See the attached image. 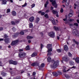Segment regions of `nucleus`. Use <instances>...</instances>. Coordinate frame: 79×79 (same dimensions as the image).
<instances>
[{"label":"nucleus","mask_w":79,"mask_h":79,"mask_svg":"<svg viewBox=\"0 0 79 79\" xmlns=\"http://www.w3.org/2000/svg\"><path fill=\"white\" fill-rule=\"evenodd\" d=\"M40 20V19L39 18H37L35 21V23L37 24L39 23V21Z\"/></svg>","instance_id":"20"},{"label":"nucleus","mask_w":79,"mask_h":79,"mask_svg":"<svg viewBox=\"0 0 79 79\" xmlns=\"http://www.w3.org/2000/svg\"><path fill=\"white\" fill-rule=\"evenodd\" d=\"M49 3V2H48V1L47 0L46 2V3L45 4H44V7L45 8H46L47 7V5Z\"/></svg>","instance_id":"23"},{"label":"nucleus","mask_w":79,"mask_h":79,"mask_svg":"<svg viewBox=\"0 0 79 79\" xmlns=\"http://www.w3.org/2000/svg\"><path fill=\"white\" fill-rule=\"evenodd\" d=\"M73 25L74 26H78V24L77 23H74Z\"/></svg>","instance_id":"50"},{"label":"nucleus","mask_w":79,"mask_h":79,"mask_svg":"<svg viewBox=\"0 0 79 79\" xmlns=\"http://www.w3.org/2000/svg\"><path fill=\"white\" fill-rule=\"evenodd\" d=\"M16 44L15 42V41H13L11 43V45H16Z\"/></svg>","instance_id":"25"},{"label":"nucleus","mask_w":79,"mask_h":79,"mask_svg":"<svg viewBox=\"0 0 79 79\" xmlns=\"http://www.w3.org/2000/svg\"><path fill=\"white\" fill-rule=\"evenodd\" d=\"M4 36L5 37V38H7L9 37L8 36V35H6V34H4Z\"/></svg>","instance_id":"38"},{"label":"nucleus","mask_w":79,"mask_h":79,"mask_svg":"<svg viewBox=\"0 0 79 79\" xmlns=\"http://www.w3.org/2000/svg\"><path fill=\"white\" fill-rule=\"evenodd\" d=\"M29 26L30 28H32L33 27V25L32 24V23H30L29 24Z\"/></svg>","instance_id":"24"},{"label":"nucleus","mask_w":79,"mask_h":79,"mask_svg":"<svg viewBox=\"0 0 79 79\" xmlns=\"http://www.w3.org/2000/svg\"><path fill=\"white\" fill-rule=\"evenodd\" d=\"M44 17H45V18H48V15L47 14H46L45 15H44Z\"/></svg>","instance_id":"44"},{"label":"nucleus","mask_w":79,"mask_h":79,"mask_svg":"<svg viewBox=\"0 0 79 79\" xmlns=\"http://www.w3.org/2000/svg\"><path fill=\"white\" fill-rule=\"evenodd\" d=\"M44 66H45V64H44V63H42L41 65V68H44Z\"/></svg>","instance_id":"37"},{"label":"nucleus","mask_w":79,"mask_h":79,"mask_svg":"<svg viewBox=\"0 0 79 79\" xmlns=\"http://www.w3.org/2000/svg\"><path fill=\"white\" fill-rule=\"evenodd\" d=\"M20 34H21V35H24V33L23 31H21L20 32Z\"/></svg>","instance_id":"47"},{"label":"nucleus","mask_w":79,"mask_h":79,"mask_svg":"<svg viewBox=\"0 0 79 79\" xmlns=\"http://www.w3.org/2000/svg\"><path fill=\"white\" fill-rule=\"evenodd\" d=\"M52 22L53 23V24H55V20H52Z\"/></svg>","instance_id":"45"},{"label":"nucleus","mask_w":79,"mask_h":79,"mask_svg":"<svg viewBox=\"0 0 79 79\" xmlns=\"http://www.w3.org/2000/svg\"><path fill=\"white\" fill-rule=\"evenodd\" d=\"M1 1L2 2L1 3L2 5H6L7 2L6 0H1Z\"/></svg>","instance_id":"7"},{"label":"nucleus","mask_w":79,"mask_h":79,"mask_svg":"<svg viewBox=\"0 0 79 79\" xmlns=\"http://www.w3.org/2000/svg\"><path fill=\"white\" fill-rule=\"evenodd\" d=\"M19 33H16L12 35V37H13V38H15V37H16L18 36V35H19Z\"/></svg>","instance_id":"9"},{"label":"nucleus","mask_w":79,"mask_h":79,"mask_svg":"<svg viewBox=\"0 0 79 79\" xmlns=\"http://www.w3.org/2000/svg\"><path fill=\"white\" fill-rule=\"evenodd\" d=\"M50 2H52V4H55L56 3L55 0H50Z\"/></svg>","instance_id":"21"},{"label":"nucleus","mask_w":79,"mask_h":79,"mask_svg":"<svg viewBox=\"0 0 79 79\" xmlns=\"http://www.w3.org/2000/svg\"><path fill=\"white\" fill-rule=\"evenodd\" d=\"M64 48L65 51H68V46L66 45L64 46Z\"/></svg>","instance_id":"11"},{"label":"nucleus","mask_w":79,"mask_h":79,"mask_svg":"<svg viewBox=\"0 0 79 79\" xmlns=\"http://www.w3.org/2000/svg\"><path fill=\"white\" fill-rule=\"evenodd\" d=\"M26 55V53L22 52L19 54V56L20 58H23Z\"/></svg>","instance_id":"4"},{"label":"nucleus","mask_w":79,"mask_h":79,"mask_svg":"<svg viewBox=\"0 0 79 79\" xmlns=\"http://www.w3.org/2000/svg\"><path fill=\"white\" fill-rule=\"evenodd\" d=\"M19 52H23V49H19Z\"/></svg>","instance_id":"64"},{"label":"nucleus","mask_w":79,"mask_h":79,"mask_svg":"<svg viewBox=\"0 0 79 79\" xmlns=\"http://www.w3.org/2000/svg\"><path fill=\"white\" fill-rule=\"evenodd\" d=\"M53 5V6H54L55 8H57V7H58V6H58V5H57V4H56V3H55V4H52Z\"/></svg>","instance_id":"28"},{"label":"nucleus","mask_w":79,"mask_h":79,"mask_svg":"<svg viewBox=\"0 0 79 79\" xmlns=\"http://www.w3.org/2000/svg\"><path fill=\"white\" fill-rule=\"evenodd\" d=\"M48 35L50 37H51L54 38L55 37V32L54 31H51L48 33Z\"/></svg>","instance_id":"3"},{"label":"nucleus","mask_w":79,"mask_h":79,"mask_svg":"<svg viewBox=\"0 0 79 79\" xmlns=\"http://www.w3.org/2000/svg\"><path fill=\"white\" fill-rule=\"evenodd\" d=\"M14 41H15V44H18V42H19V40H16Z\"/></svg>","instance_id":"43"},{"label":"nucleus","mask_w":79,"mask_h":79,"mask_svg":"<svg viewBox=\"0 0 79 79\" xmlns=\"http://www.w3.org/2000/svg\"><path fill=\"white\" fill-rule=\"evenodd\" d=\"M47 60H48V62H50V61H51V60H52L51 58H50V57H48V58Z\"/></svg>","instance_id":"31"},{"label":"nucleus","mask_w":79,"mask_h":79,"mask_svg":"<svg viewBox=\"0 0 79 79\" xmlns=\"http://www.w3.org/2000/svg\"><path fill=\"white\" fill-rule=\"evenodd\" d=\"M70 12L71 13H73V10L72 9H70Z\"/></svg>","instance_id":"57"},{"label":"nucleus","mask_w":79,"mask_h":79,"mask_svg":"<svg viewBox=\"0 0 79 79\" xmlns=\"http://www.w3.org/2000/svg\"><path fill=\"white\" fill-rule=\"evenodd\" d=\"M60 13H63V9L61 8L60 10Z\"/></svg>","instance_id":"51"},{"label":"nucleus","mask_w":79,"mask_h":79,"mask_svg":"<svg viewBox=\"0 0 79 79\" xmlns=\"http://www.w3.org/2000/svg\"><path fill=\"white\" fill-rule=\"evenodd\" d=\"M10 9H8L6 10V13H10Z\"/></svg>","instance_id":"36"},{"label":"nucleus","mask_w":79,"mask_h":79,"mask_svg":"<svg viewBox=\"0 0 79 79\" xmlns=\"http://www.w3.org/2000/svg\"><path fill=\"white\" fill-rule=\"evenodd\" d=\"M41 15H45V12H41Z\"/></svg>","instance_id":"59"},{"label":"nucleus","mask_w":79,"mask_h":79,"mask_svg":"<svg viewBox=\"0 0 79 79\" xmlns=\"http://www.w3.org/2000/svg\"><path fill=\"white\" fill-rule=\"evenodd\" d=\"M13 64L16 65V64H17V62H16V61H13Z\"/></svg>","instance_id":"33"},{"label":"nucleus","mask_w":79,"mask_h":79,"mask_svg":"<svg viewBox=\"0 0 79 79\" xmlns=\"http://www.w3.org/2000/svg\"><path fill=\"white\" fill-rule=\"evenodd\" d=\"M74 63L73 61H71L69 62V64L70 65H74Z\"/></svg>","instance_id":"29"},{"label":"nucleus","mask_w":79,"mask_h":79,"mask_svg":"<svg viewBox=\"0 0 79 79\" xmlns=\"http://www.w3.org/2000/svg\"><path fill=\"white\" fill-rule=\"evenodd\" d=\"M50 20L52 21H53V20H54V19H53V18L51 17L50 18Z\"/></svg>","instance_id":"63"},{"label":"nucleus","mask_w":79,"mask_h":79,"mask_svg":"<svg viewBox=\"0 0 79 79\" xmlns=\"http://www.w3.org/2000/svg\"><path fill=\"white\" fill-rule=\"evenodd\" d=\"M52 44H48L46 46V48L48 49V52H52Z\"/></svg>","instance_id":"2"},{"label":"nucleus","mask_w":79,"mask_h":79,"mask_svg":"<svg viewBox=\"0 0 79 79\" xmlns=\"http://www.w3.org/2000/svg\"><path fill=\"white\" fill-rule=\"evenodd\" d=\"M29 20L30 22H32L34 20V17H31L29 19Z\"/></svg>","instance_id":"12"},{"label":"nucleus","mask_w":79,"mask_h":79,"mask_svg":"<svg viewBox=\"0 0 79 79\" xmlns=\"http://www.w3.org/2000/svg\"><path fill=\"white\" fill-rule=\"evenodd\" d=\"M21 79V77L19 76H17L16 78V79Z\"/></svg>","instance_id":"48"},{"label":"nucleus","mask_w":79,"mask_h":79,"mask_svg":"<svg viewBox=\"0 0 79 79\" xmlns=\"http://www.w3.org/2000/svg\"><path fill=\"white\" fill-rule=\"evenodd\" d=\"M27 38L28 39H33V37L29 36H27Z\"/></svg>","instance_id":"26"},{"label":"nucleus","mask_w":79,"mask_h":79,"mask_svg":"<svg viewBox=\"0 0 79 79\" xmlns=\"http://www.w3.org/2000/svg\"><path fill=\"white\" fill-rule=\"evenodd\" d=\"M12 15L14 16H15L16 15V13L15 11H13L12 12Z\"/></svg>","instance_id":"15"},{"label":"nucleus","mask_w":79,"mask_h":79,"mask_svg":"<svg viewBox=\"0 0 79 79\" xmlns=\"http://www.w3.org/2000/svg\"><path fill=\"white\" fill-rule=\"evenodd\" d=\"M26 50H30V48L29 47V46L27 45V46L25 48Z\"/></svg>","instance_id":"22"},{"label":"nucleus","mask_w":79,"mask_h":79,"mask_svg":"<svg viewBox=\"0 0 79 79\" xmlns=\"http://www.w3.org/2000/svg\"><path fill=\"white\" fill-rule=\"evenodd\" d=\"M31 8H32L33 7H34L35 6V4H33L32 5H31Z\"/></svg>","instance_id":"52"},{"label":"nucleus","mask_w":79,"mask_h":79,"mask_svg":"<svg viewBox=\"0 0 79 79\" xmlns=\"http://www.w3.org/2000/svg\"><path fill=\"white\" fill-rule=\"evenodd\" d=\"M73 60H75L76 63H79V57H76L75 59L74 58H73Z\"/></svg>","instance_id":"8"},{"label":"nucleus","mask_w":79,"mask_h":79,"mask_svg":"<svg viewBox=\"0 0 79 79\" xmlns=\"http://www.w3.org/2000/svg\"><path fill=\"white\" fill-rule=\"evenodd\" d=\"M44 47V45L42 44H41V49H42V47Z\"/></svg>","instance_id":"58"},{"label":"nucleus","mask_w":79,"mask_h":79,"mask_svg":"<svg viewBox=\"0 0 79 79\" xmlns=\"http://www.w3.org/2000/svg\"><path fill=\"white\" fill-rule=\"evenodd\" d=\"M59 65V62L58 61H56L55 62H54L53 64V65H51V68H56L58 65Z\"/></svg>","instance_id":"1"},{"label":"nucleus","mask_w":79,"mask_h":79,"mask_svg":"<svg viewBox=\"0 0 79 79\" xmlns=\"http://www.w3.org/2000/svg\"><path fill=\"white\" fill-rule=\"evenodd\" d=\"M39 65V63L38 62L34 63L31 64V65L32 66H38Z\"/></svg>","instance_id":"5"},{"label":"nucleus","mask_w":79,"mask_h":79,"mask_svg":"<svg viewBox=\"0 0 79 79\" xmlns=\"http://www.w3.org/2000/svg\"><path fill=\"white\" fill-rule=\"evenodd\" d=\"M50 52H48V54H47V55H48V56H50V55H52V53Z\"/></svg>","instance_id":"30"},{"label":"nucleus","mask_w":79,"mask_h":79,"mask_svg":"<svg viewBox=\"0 0 79 79\" xmlns=\"http://www.w3.org/2000/svg\"><path fill=\"white\" fill-rule=\"evenodd\" d=\"M36 74V73L35 72H33V76H35Z\"/></svg>","instance_id":"53"},{"label":"nucleus","mask_w":79,"mask_h":79,"mask_svg":"<svg viewBox=\"0 0 79 79\" xmlns=\"http://www.w3.org/2000/svg\"><path fill=\"white\" fill-rule=\"evenodd\" d=\"M26 5H27V3H25L24 5L22 6L23 7H24V6H26Z\"/></svg>","instance_id":"49"},{"label":"nucleus","mask_w":79,"mask_h":79,"mask_svg":"<svg viewBox=\"0 0 79 79\" xmlns=\"http://www.w3.org/2000/svg\"><path fill=\"white\" fill-rule=\"evenodd\" d=\"M53 29L56 30V31H59L60 30V28L56 26H54L53 27Z\"/></svg>","instance_id":"18"},{"label":"nucleus","mask_w":79,"mask_h":79,"mask_svg":"<svg viewBox=\"0 0 79 79\" xmlns=\"http://www.w3.org/2000/svg\"><path fill=\"white\" fill-rule=\"evenodd\" d=\"M65 77H66V78L67 79H68V78H69L70 77L69 76H68V75H65Z\"/></svg>","instance_id":"41"},{"label":"nucleus","mask_w":79,"mask_h":79,"mask_svg":"<svg viewBox=\"0 0 79 79\" xmlns=\"http://www.w3.org/2000/svg\"><path fill=\"white\" fill-rule=\"evenodd\" d=\"M68 54L69 56H72V54L70 52H69Z\"/></svg>","instance_id":"56"},{"label":"nucleus","mask_w":79,"mask_h":79,"mask_svg":"<svg viewBox=\"0 0 79 79\" xmlns=\"http://www.w3.org/2000/svg\"><path fill=\"white\" fill-rule=\"evenodd\" d=\"M11 23L12 25H15V23L13 21H11Z\"/></svg>","instance_id":"42"},{"label":"nucleus","mask_w":79,"mask_h":79,"mask_svg":"<svg viewBox=\"0 0 79 79\" xmlns=\"http://www.w3.org/2000/svg\"><path fill=\"white\" fill-rule=\"evenodd\" d=\"M2 75H3V76H5L6 74V73H5V72H2L1 73Z\"/></svg>","instance_id":"35"},{"label":"nucleus","mask_w":79,"mask_h":79,"mask_svg":"<svg viewBox=\"0 0 79 79\" xmlns=\"http://www.w3.org/2000/svg\"><path fill=\"white\" fill-rule=\"evenodd\" d=\"M57 51L58 53H60V52H61V49H57Z\"/></svg>","instance_id":"46"},{"label":"nucleus","mask_w":79,"mask_h":79,"mask_svg":"<svg viewBox=\"0 0 79 79\" xmlns=\"http://www.w3.org/2000/svg\"><path fill=\"white\" fill-rule=\"evenodd\" d=\"M57 73L58 75V74H62V73H61V72L59 71H57Z\"/></svg>","instance_id":"39"},{"label":"nucleus","mask_w":79,"mask_h":79,"mask_svg":"<svg viewBox=\"0 0 79 79\" xmlns=\"http://www.w3.org/2000/svg\"><path fill=\"white\" fill-rule=\"evenodd\" d=\"M49 12H50V10H47L45 12L46 13H49Z\"/></svg>","instance_id":"61"},{"label":"nucleus","mask_w":79,"mask_h":79,"mask_svg":"<svg viewBox=\"0 0 79 79\" xmlns=\"http://www.w3.org/2000/svg\"><path fill=\"white\" fill-rule=\"evenodd\" d=\"M67 16H65V18L63 19V21H67Z\"/></svg>","instance_id":"40"},{"label":"nucleus","mask_w":79,"mask_h":79,"mask_svg":"<svg viewBox=\"0 0 79 79\" xmlns=\"http://www.w3.org/2000/svg\"><path fill=\"white\" fill-rule=\"evenodd\" d=\"M9 40H10L9 38H6L4 39V41L6 44H8L9 42Z\"/></svg>","instance_id":"10"},{"label":"nucleus","mask_w":79,"mask_h":79,"mask_svg":"<svg viewBox=\"0 0 79 79\" xmlns=\"http://www.w3.org/2000/svg\"><path fill=\"white\" fill-rule=\"evenodd\" d=\"M63 60L67 62L68 61V56H64V57L62 58Z\"/></svg>","instance_id":"6"},{"label":"nucleus","mask_w":79,"mask_h":79,"mask_svg":"<svg viewBox=\"0 0 79 79\" xmlns=\"http://www.w3.org/2000/svg\"><path fill=\"white\" fill-rule=\"evenodd\" d=\"M74 19H69V21L71 22V21H73Z\"/></svg>","instance_id":"54"},{"label":"nucleus","mask_w":79,"mask_h":79,"mask_svg":"<svg viewBox=\"0 0 79 79\" xmlns=\"http://www.w3.org/2000/svg\"><path fill=\"white\" fill-rule=\"evenodd\" d=\"M52 74L54 76H56V77H57V76H58V73L55 72H54L52 73Z\"/></svg>","instance_id":"16"},{"label":"nucleus","mask_w":79,"mask_h":79,"mask_svg":"<svg viewBox=\"0 0 79 79\" xmlns=\"http://www.w3.org/2000/svg\"><path fill=\"white\" fill-rule=\"evenodd\" d=\"M52 12L53 14H56V13H57L58 12H57L56 10H52Z\"/></svg>","instance_id":"27"},{"label":"nucleus","mask_w":79,"mask_h":79,"mask_svg":"<svg viewBox=\"0 0 79 79\" xmlns=\"http://www.w3.org/2000/svg\"><path fill=\"white\" fill-rule=\"evenodd\" d=\"M72 32L73 34H75V35H77L78 34L77 31L75 30H74Z\"/></svg>","instance_id":"13"},{"label":"nucleus","mask_w":79,"mask_h":79,"mask_svg":"<svg viewBox=\"0 0 79 79\" xmlns=\"http://www.w3.org/2000/svg\"><path fill=\"white\" fill-rule=\"evenodd\" d=\"M63 72H64V73H66V69H64L63 70Z\"/></svg>","instance_id":"62"},{"label":"nucleus","mask_w":79,"mask_h":79,"mask_svg":"<svg viewBox=\"0 0 79 79\" xmlns=\"http://www.w3.org/2000/svg\"><path fill=\"white\" fill-rule=\"evenodd\" d=\"M37 53L36 52H34L31 55L32 57H34V56H37Z\"/></svg>","instance_id":"17"},{"label":"nucleus","mask_w":79,"mask_h":79,"mask_svg":"<svg viewBox=\"0 0 79 79\" xmlns=\"http://www.w3.org/2000/svg\"><path fill=\"white\" fill-rule=\"evenodd\" d=\"M73 42L75 44H76L77 45H78V44H79V42L75 40V39H73Z\"/></svg>","instance_id":"19"},{"label":"nucleus","mask_w":79,"mask_h":79,"mask_svg":"<svg viewBox=\"0 0 79 79\" xmlns=\"http://www.w3.org/2000/svg\"><path fill=\"white\" fill-rule=\"evenodd\" d=\"M12 29L14 32L16 31V28L15 27H13L12 28Z\"/></svg>","instance_id":"55"},{"label":"nucleus","mask_w":79,"mask_h":79,"mask_svg":"<svg viewBox=\"0 0 79 79\" xmlns=\"http://www.w3.org/2000/svg\"><path fill=\"white\" fill-rule=\"evenodd\" d=\"M69 0H65V5L67 6L69 5Z\"/></svg>","instance_id":"14"},{"label":"nucleus","mask_w":79,"mask_h":79,"mask_svg":"<svg viewBox=\"0 0 79 79\" xmlns=\"http://www.w3.org/2000/svg\"><path fill=\"white\" fill-rule=\"evenodd\" d=\"M72 16H73V14H72V13H70L69 15L68 16V17H69V18H71V17H72Z\"/></svg>","instance_id":"34"},{"label":"nucleus","mask_w":79,"mask_h":79,"mask_svg":"<svg viewBox=\"0 0 79 79\" xmlns=\"http://www.w3.org/2000/svg\"><path fill=\"white\" fill-rule=\"evenodd\" d=\"M13 63V61L12 60H10L9 61V63L10 64H12Z\"/></svg>","instance_id":"32"},{"label":"nucleus","mask_w":79,"mask_h":79,"mask_svg":"<svg viewBox=\"0 0 79 79\" xmlns=\"http://www.w3.org/2000/svg\"><path fill=\"white\" fill-rule=\"evenodd\" d=\"M15 22H16V23H19V21L18 20H16Z\"/></svg>","instance_id":"60"}]
</instances>
